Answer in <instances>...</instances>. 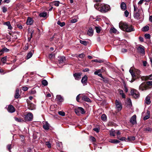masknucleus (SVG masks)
Instances as JSON below:
<instances>
[{
	"label": "nucleus",
	"instance_id": "nucleus-1",
	"mask_svg": "<svg viewBox=\"0 0 152 152\" xmlns=\"http://www.w3.org/2000/svg\"><path fill=\"white\" fill-rule=\"evenodd\" d=\"M100 7L101 8L99 11L102 13L106 12L110 9V7L109 5L104 4H101Z\"/></svg>",
	"mask_w": 152,
	"mask_h": 152
},
{
	"label": "nucleus",
	"instance_id": "nucleus-2",
	"mask_svg": "<svg viewBox=\"0 0 152 152\" xmlns=\"http://www.w3.org/2000/svg\"><path fill=\"white\" fill-rule=\"evenodd\" d=\"M24 120L25 122L30 121H32L33 115L32 113H29L24 115Z\"/></svg>",
	"mask_w": 152,
	"mask_h": 152
},
{
	"label": "nucleus",
	"instance_id": "nucleus-3",
	"mask_svg": "<svg viewBox=\"0 0 152 152\" xmlns=\"http://www.w3.org/2000/svg\"><path fill=\"white\" fill-rule=\"evenodd\" d=\"M149 88V86L145 82L142 83L139 87V89L141 91L146 90Z\"/></svg>",
	"mask_w": 152,
	"mask_h": 152
},
{
	"label": "nucleus",
	"instance_id": "nucleus-4",
	"mask_svg": "<svg viewBox=\"0 0 152 152\" xmlns=\"http://www.w3.org/2000/svg\"><path fill=\"white\" fill-rule=\"evenodd\" d=\"M75 112L76 114L78 115H80V113H81L82 114H84L85 113V111L84 109L81 107H78L75 110Z\"/></svg>",
	"mask_w": 152,
	"mask_h": 152
},
{
	"label": "nucleus",
	"instance_id": "nucleus-5",
	"mask_svg": "<svg viewBox=\"0 0 152 152\" xmlns=\"http://www.w3.org/2000/svg\"><path fill=\"white\" fill-rule=\"evenodd\" d=\"M128 25V24L125 22H120L119 23L120 28L124 31H125Z\"/></svg>",
	"mask_w": 152,
	"mask_h": 152
},
{
	"label": "nucleus",
	"instance_id": "nucleus-6",
	"mask_svg": "<svg viewBox=\"0 0 152 152\" xmlns=\"http://www.w3.org/2000/svg\"><path fill=\"white\" fill-rule=\"evenodd\" d=\"M132 96L135 98H138L140 96V94L139 92L137 90L134 89L131 91Z\"/></svg>",
	"mask_w": 152,
	"mask_h": 152
},
{
	"label": "nucleus",
	"instance_id": "nucleus-7",
	"mask_svg": "<svg viewBox=\"0 0 152 152\" xmlns=\"http://www.w3.org/2000/svg\"><path fill=\"white\" fill-rule=\"evenodd\" d=\"M115 104L116 108L118 111H120L122 108L121 102L117 100H116L115 102Z\"/></svg>",
	"mask_w": 152,
	"mask_h": 152
},
{
	"label": "nucleus",
	"instance_id": "nucleus-8",
	"mask_svg": "<svg viewBox=\"0 0 152 152\" xmlns=\"http://www.w3.org/2000/svg\"><path fill=\"white\" fill-rule=\"evenodd\" d=\"M8 111L10 113L14 112L15 111V107L12 105H9L7 108Z\"/></svg>",
	"mask_w": 152,
	"mask_h": 152
},
{
	"label": "nucleus",
	"instance_id": "nucleus-9",
	"mask_svg": "<svg viewBox=\"0 0 152 152\" xmlns=\"http://www.w3.org/2000/svg\"><path fill=\"white\" fill-rule=\"evenodd\" d=\"M136 118V115H134L130 119V122L133 125L136 124L137 123Z\"/></svg>",
	"mask_w": 152,
	"mask_h": 152
},
{
	"label": "nucleus",
	"instance_id": "nucleus-10",
	"mask_svg": "<svg viewBox=\"0 0 152 152\" xmlns=\"http://www.w3.org/2000/svg\"><path fill=\"white\" fill-rule=\"evenodd\" d=\"M126 29L125 31L127 32H130L134 31V29L133 26L129 24H128Z\"/></svg>",
	"mask_w": 152,
	"mask_h": 152
},
{
	"label": "nucleus",
	"instance_id": "nucleus-11",
	"mask_svg": "<svg viewBox=\"0 0 152 152\" xmlns=\"http://www.w3.org/2000/svg\"><path fill=\"white\" fill-rule=\"evenodd\" d=\"M144 48V47L142 46L138 47L137 48L138 52L142 54H145V51Z\"/></svg>",
	"mask_w": 152,
	"mask_h": 152
},
{
	"label": "nucleus",
	"instance_id": "nucleus-12",
	"mask_svg": "<svg viewBox=\"0 0 152 152\" xmlns=\"http://www.w3.org/2000/svg\"><path fill=\"white\" fill-rule=\"evenodd\" d=\"M129 72L131 74L132 77V78L131 82H132L134 81V77L135 76V73L134 72L132 68V67L130 68V69H129Z\"/></svg>",
	"mask_w": 152,
	"mask_h": 152
},
{
	"label": "nucleus",
	"instance_id": "nucleus-13",
	"mask_svg": "<svg viewBox=\"0 0 152 152\" xmlns=\"http://www.w3.org/2000/svg\"><path fill=\"white\" fill-rule=\"evenodd\" d=\"M87 76L86 75H85L82 78V79L81 80V82L83 84L86 85L87 83Z\"/></svg>",
	"mask_w": 152,
	"mask_h": 152
},
{
	"label": "nucleus",
	"instance_id": "nucleus-14",
	"mask_svg": "<svg viewBox=\"0 0 152 152\" xmlns=\"http://www.w3.org/2000/svg\"><path fill=\"white\" fill-rule=\"evenodd\" d=\"M150 96H147L146 97L145 100V103L147 104H149L151 103V100H150Z\"/></svg>",
	"mask_w": 152,
	"mask_h": 152
},
{
	"label": "nucleus",
	"instance_id": "nucleus-15",
	"mask_svg": "<svg viewBox=\"0 0 152 152\" xmlns=\"http://www.w3.org/2000/svg\"><path fill=\"white\" fill-rule=\"evenodd\" d=\"M20 95L19 94V89L18 88L16 89L14 97L16 99H18L20 98Z\"/></svg>",
	"mask_w": 152,
	"mask_h": 152
},
{
	"label": "nucleus",
	"instance_id": "nucleus-16",
	"mask_svg": "<svg viewBox=\"0 0 152 152\" xmlns=\"http://www.w3.org/2000/svg\"><path fill=\"white\" fill-rule=\"evenodd\" d=\"M28 107L30 110H33L35 109V106L32 103H28Z\"/></svg>",
	"mask_w": 152,
	"mask_h": 152
},
{
	"label": "nucleus",
	"instance_id": "nucleus-17",
	"mask_svg": "<svg viewBox=\"0 0 152 152\" xmlns=\"http://www.w3.org/2000/svg\"><path fill=\"white\" fill-rule=\"evenodd\" d=\"M143 129L145 133H151L152 131V129L149 127L144 128Z\"/></svg>",
	"mask_w": 152,
	"mask_h": 152
},
{
	"label": "nucleus",
	"instance_id": "nucleus-18",
	"mask_svg": "<svg viewBox=\"0 0 152 152\" xmlns=\"http://www.w3.org/2000/svg\"><path fill=\"white\" fill-rule=\"evenodd\" d=\"M43 128L45 130H48L49 129L50 124L47 121L45 122L43 125Z\"/></svg>",
	"mask_w": 152,
	"mask_h": 152
},
{
	"label": "nucleus",
	"instance_id": "nucleus-19",
	"mask_svg": "<svg viewBox=\"0 0 152 152\" xmlns=\"http://www.w3.org/2000/svg\"><path fill=\"white\" fill-rule=\"evenodd\" d=\"M81 75V73H75L73 75L75 79L76 80H79L80 79Z\"/></svg>",
	"mask_w": 152,
	"mask_h": 152
},
{
	"label": "nucleus",
	"instance_id": "nucleus-20",
	"mask_svg": "<svg viewBox=\"0 0 152 152\" xmlns=\"http://www.w3.org/2000/svg\"><path fill=\"white\" fill-rule=\"evenodd\" d=\"M9 50L7 48H6L4 47L1 49L0 50V55H2L4 52H8L9 51Z\"/></svg>",
	"mask_w": 152,
	"mask_h": 152
},
{
	"label": "nucleus",
	"instance_id": "nucleus-21",
	"mask_svg": "<svg viewBox=\"0 0 152 152\" xmlns=\"http://www.w3.org/2000/svg\"><path fill=\"white\" fill-rule=\"evenodd\" d=\"M33 23V19L30 18H28L26 21V24L28 25H32Z\"/></svg>",
	"mask_w": 152,
	"mask_h": 152
},
{
	"label": "nucleus",
	"instance_id": "nucleus-22",
	"mask_svg": "<svg viewBox=\"0 0 152 152\" xmlns=\"http://www.w3.org/2000/svg\"><path fill=\"white\" fill-rule=\"evenodd\" d=\"M134 16L135 18L138 20L140 18V15L137 12H134Z\"/></svg>",
	"mask_w": 152,
	"mask_h": 152
},
{
	"label": "nucleus",
	"instance_id": "nucleus-23",
	"mask_svg": "<svg viewBox=\"0 0 152 152\" xmlns=\"http://www.w3.org/2000/svg\"><path fill=\"white\" fill-rule=\"evenodd\" d=\"M121 7L123 10H125L126 8V5L124 2H122L121 4Z\"/></svg>",
	"mask_w": 152,
	"mask_h": 152
},
{
	"label": "nucleus",
	"instance_id": "nucleus-24",
	"mask_svg": "<svg viewBox=\"0 0 152 152\" xmlns=\"http://www.w3.org/2000/svg\"><path fill=\"white\" fill-rule=\"evenodd\" d=\"M60 2L59 1H55L51 2L50 3V5H54L56 7L59 6Z\"/></svg>",
	"mask_w": 152,
	"mask_h": 152
},
{
	"label": "nucleus",
	"instance_id": "nucleus-25",
	"mask_svg": "<svg viewBox=\"0 0 152 152\" xmlns=\"http://www.w3.org/2000/svg\"><path fill=\"white\" fill-rule=\"evenodd\" d=\"M82 99L88 102H91V99L86 96H84L82 97Z\"/></svg>",
	"mask_w": 152,
	"mask_h": 152
},
{
	"label": "nucleus",
	"instance_id": "nucleus-26",
	"mask_svg": "<svg viewBox=\"0 0 152 152\" xmlns=\"http://www.w3.org/2000/svg\"><path fill=\"white\" fill-rule=\"evenodd\" d=\"M88 34L89 36H91L93 34V31L91 28H89L88 32Z\"/></svg>",
	"mask_w": 152,
	"mask_h": 152
},
{
	"label": "nucleus",
	"instance_id": "nucleus-27",
	"mask_svg": "<svg viewBox=\"0 0 152 152\" xmlns=\"http://www.w3.org/2000/svg\"><path fill=\"white\" fill-rule=\"evenodd\" d=\"M109 142L114 144H117L119 143L120 141L117 140L110 139L109 140Z\"/></svg>",
	"mask_w": 152,
	"mask_h": 152
},
{
	"label": "nucleus",
	"instance_id": "nucleus-28",
	"mask_svg": "<svg viewBox=\"0 0 152 152\" xmlns=\"http://www.w3.org/2000/svg\"><path fill=\"white\" fill-rule=\"evenodd\" d=\"M110 134L111 136H115V130L113 129H111L109 131Z\"/></svg>",
	"mask_w": 152,
	"mask_h": 152
},
{
	"label": "nucleus",
	"instance_id": "nucleus-29",
	"mask_svg": "<svg viewBox=\"0 0 152 152\" xmlns=\"http://www.w3.org/2000/svg\"><path fill=\"white\" fill-rule=\"evenodd\" d=\"M32 52H34V50H31L28 53L27 56V58L28 59L31 57L33 55Z\"/></svg>",
	"mask_w": 152,
	"mask_h": 152
},
{
	"label": "nucleus",
	"instance_id": "nucleus-30",
	"mask_svg": "<svg viewBox=\"0 0 152 152\" xmlns=\"http://www.w3.org/2000/svg\"><path fill=\"white\" fill-rule=\"evenodd\" d=\"M65 58L64 56H62L60 58V59L59 60V62L60 64H62L65 61Z\"/></svg>",
	"mask_w": 152,
	"mask_h": 152
},
{
	"label": "nucleus",
	"instance_id": "nucleus-31",
	"mask_svg": "<svg viewBox=\"0 0 152 152\" xmlns=\"http://www.w3.org/2000/svg\"><path fill=\"white\" fill-rule=\"evenodd\" d=\"M15 120L18 122H24V120L22 119L21 118H18L16 117H15L14 118Z\"/></svg>",
	"mask_w": 152,
	"mask_h": 152
},
{
	"label": "nucleus",
	"instance_id": "nucleus-32",
	"mask_svg": "<svg viewBox=\"0 0 152 152\" xmlns=\"http://www.w3.org/2000/svg\"><path fill=\"white\" fill-rule=\"evenodd\" d=\"M56 99L60 102L63 101V99L60 95H57L56 96Z\"/></svg>",
	"mask_w": 152,
	"mask_h": 152
},
{
	"label": "nucleus",
	"instance_id": "nucleus-33",
	"mask_svg": "<svg viewBox=\"0 0 152 152\" xmlns=\"http://www.w3.org/2000/svg\"><path fill=\"white\" fill-rule=\"evenodd\" d=\"M47 15V12H42L40 13L39 14V16L40 17L45 18L46 17Z\"/></svg>",
	"mask_w": 152,
	"mask_h": 152
},
{
	"label": "nucleus",
	"instance_id": "nucleus-34",
	"mask_svg": "<svg viewBox=\"0 0 152 152\" xmlns=\"http://www.w3.org/2000/svg\"><path fill=\"white\" fill-rule=\"evenodd\" d=\"M101 4H95L94 5V7L97 10L99 11L101 7H100V5Z\"/></svg>",
	"mask_w": 152,
	"mask_h": 152
},
{
	"label": "nucleus",
	"instance_id": "nucleus-35",
	"mask_svg": "<svg viewBox=\"0 0 152 152\" xmlns=\"http://www.w3.org/2000/svg\"><path fill=\"white\" fill-rule=\"evenodd\" d=\"M96 32L97 33H99L100 32L101 30V28L99 26H96L95 27Z\"/></svg>",
	"mask_w": 152,
	"mask_h": 152
},
{
	"label": "nucleus",
	"instance_id": "nucleus-36",
	"mask_svg": "<svg viewBox=\"0 0 152 152\" xmlns=\"http://www.w3.org/2000/svg\"><path fill=\"white\" fill-rule=\"evenodd\" d=\"M57 24L61 27H63L65 25V23L64 22H61L60 21H58L57 22Z\"/></svg>",
	"mask_w": 152,
	"mask_h": 152
},
{
	"label": "nucleus",
	"instance_id": "nucleus-37",
	"mask_svg": "<svg viewBox=\"0 0 152 152\" xmlns=\"http://www.w3.org/2000/svg\"><path fill=\"white\" fill-rule=\"evenodd\" d=\"M149 28V27L148 26H146L144 27L142 29V31H148Z\"/></svg>",
	"mask_w": 152,
	"mask_h": 152
},
{
	"label": "nucleus",
	"instance_id": "nucleus-38",
	"mask_svg": "<svg viewBox=\"0 0 152 152\" xmlns=\"http://www.w3.org/2000/svg\"><path fill=\"white\" fill-rule=\"evenodd\" d=\"M7 56H5L3 57L1 59V61L3 62V64H5L7 61Z\"/></svg>",
	"mask_w": 152,
	"mask_h": 152
},
{
	"label": "nucleus",
	"instance_id": "nucleus-39",
	"mask_svg": "<svg viewBox=\"0 0 152 152\" xmlns=\"http://www.w3.org/2000/svg\"><path fill=\"white\" fill-rule=\"evenodd\" d=\"M42 84L44 86H46L48 85V83L47 81L45 80H43L42 82Z\"/></svg>",
	"mask_w": 152,
	"mask_h": 152
},
{
	"label": "nucleus",
	"instance_id": "nucleus-40",
	"mask_svg": "<svg viewBox=\"0 0 152 152\" xmlns=\"http://www.w3.org/2000/svg\"><path fill=\"white\" fill-rule=\"evenodd\" d=\"M80 43L84 45H86L88 43V42L84 40H80Z\"/></svg>",
	"mask_w": 152,
	"mask_h": 152
},
{
	"label": "nucleus",
	"instance_id": "nucleus-41",
	"mask_svg": "<svg viewBox=\"0 0 152 152\" xmlns=\"http://www.w3.org/2000/svg\"><path fill=\"white\" fill-rule=\"evenodd\" d=\"M120 94L122 96L123 98H125V94L123 93V90H120L119 91Z\"/></svg>",
	"mask_w": 152,
	"mask_h": 152
},
{
	"label": "nucleus",
	"instance_id": "nucleus-42",
	"mask_svg": "<svg viewBox=\"0 0 152 152\" xmlns=\"http://www.w3.org/2000/svg\"><path fill=\"white\" fill-rule=\"evenodd\" d=\"M103 71H102V69H98L96 71L94 72V74L95 75H98V74L102 72Z\"/></svg>",
	"mask_w": 152,
	"mask_h": 152
},
{
	"label": "nucleus",
	"instance_id": "nucleus-43",
	"mask_svg": "<svg viewBox=\"0 0 152 152\" xmlns=\"http://www.w3.org/2000/svg\"><path fill=\"white\" fill-rule=\"evenodd\" d=\"M110 31L111 32L115 33L117 32V30L114 28H112L110 29Z\"/></svg>",
	"mask_w": 152,
	"mask_h": 152
},
{
	"label": "nucleus",
	"instance_id": "nucleus-44",
	"mask_svg": "<svg viewBox=\"0 0 152 152\" xmlns=\"http://www.w3.org/2000/svg\"><path fill=\"white\" fill-rule=\"evenodd\" d=\"M77 19L76 18H74L72 19L70 21L71 23H74L77 22Z\"/></svg>",
	"mask_w": 152,
	"mask_h": 152
},
{
	"label": "nucleus",
	"instance_id": "nucleus-45",
	"mask_svg": "<svg viewBox=\"0 0 152 152\" xmlns=\"http://www.w3.org/2000/svg\"><path fill=\"white\" fill-rule=\"evenodd\" d=\"M103 121H105L106 120L107 117L105 114H103L101 117Z\"/></svg>",
	"mask_w": 152,
	"mask_h": 152
},
{
	"label": "nucleus",
	"instance_id": "nucleus-46",
	"mask_svg": "<svg viewBox=\"0 0 152 152\" xmlns=\"http://www.w3.org/2000/svg\"><path fill=\"white\" fill-rule=\"evenodd\" d=\"M46 145L47 146L48 148H50L51 147V145L49 142H46L45 143Z\"/></svg>",
	"mask_w": 152,
	"mask_h": 152
},
{
	"label": "nucleus",
	"instance_id": "nucleus-47",
	"mask_svg": "<svg viewBox=\"0 0 152 152\" xmlns=\"http://www.w3.org/2000/svg\"><path fill=\"white\" fill-rule=\"evenodd\" d=\"M58 114L62 116H64L65 115V113L64 112L60 111L58 112Z\"/></svg>",
	"mask_w": 152,
	"mask_h": 152
},
{
	"label": "nucleus",
	"instance_id": "nucleus-48",
	"mask_svg": "<svg viewBox=\"0 0 152 152\" xmlns=\"http://www.w3.org/2000/svg\"><path fill=\"white\" fill-rule=\"evenodd\" d=\"M117 138L120 140L122 141L125 140L126 139V138L125 137H122L121 138H120L118 136H117Z\"/></svg>",
	"mask_w": 152,
	"mask_h": 152
},
{
	"label": "nucleus",
	"instance_id": "nucleus-49",
	"mask_svg": "<svg viewBox=\"0 0 152 152\" xmlns=\"http://www.w3.org/2000/svg\"><path fill=\"white\" fill-rule=\"evenodd\" d=\"M128 139L129 140H135V138L134 137H128Z\"/></svg>",
	"mask_w": 152,
	"mask_h": 152
},
{
	"label": "nucleus",
	"instance_id": "nucleus-50",
	"mask_svg": "<svg viewBox=\"0 0 152 152\" xmlns=\"http://www.w3.org/2000/svg\"><path fill=\"white\" fill-rule=\"evenodd\" d=\"M29 48V46L28 44L25 45V46L24 47L23 49L24 50H27Z\"/></svg>",
	"mask_w": 152,
	"mask_h": 152
},
{
	"label": "nucleus",
	"instance_id": "nucleus-51",
	"mask_svg": "<svg viewBox=\"0 0 152 152\" xmlns=\"http://www.w3.org/2000/svg\"><path fill=\"white\" fill-rule=\"evenodd\" d=\"M146 83L148 86H152V81H148Z\"/></svg>",
	"mask_w": 152,
	"mask_h": 152
},
{
	"label": "nucleus",
	"instance_id": "nucleus-52",
	"mask_svg": "<svg viewBox=\"0 0 152 152\" xmlns=\"http://www.w3.org/2000/svg\"><path fill=\"white\" fill-rule=\"evenodd\" d=\"M124 13L125 16L126 17H127L129 15V12L127 10H126L125 11Z\"/></svg>",
	"mask_w": 152,
	"mask_h": 152
},
{
	"label": "nucleus",
	"instance_id": "nucleus-53",
	"mask_svg": "<svg viewBox=\"0 0 152 152\" xmlns=\"http://www.w3.org/2000/svg\"><path fill=\"white\" fill-rule=\"evenodd\" d=\"M7 148L9 151H10L12 148V145L11 144L8 145L7 146Z\"/></svg>",
	"mask_w": 152,
	"mask_h": 152
},
{
	"label": "nucleus",
	"instance_id": "nucleus-54",
	"mask_svg": "<svg viewBox=\"0 0 152 152\" xmlns=\"http://www.w3.org/2000/svg\"><path fill=\"white\" fill-rule=\"evenodd\" d=\"M145 37L146 39H149L150 38V35L149 34H146L145 35Z\"/></svg>",
	"mask_w": 152,
	"mask_h": 152
},
{
	"label": "nucleus",
	"instance_id": "nucleus-55",
	"mask_svg": "<svg viewBox=\"0 0 152 152\" xmlns=\"http://www.w3.org/2000/svg\"><path fill=\"white\" fill-rule=\"evenodd\" d=\"M94 61L98 63H101L103 61L101 60H98L97 59H95L93 60Z\"/></svg>",
	"mask_w": 152,
	"mask_h": 152
},
{
	"label": "nucleus",
	"instance_id": "nucleus-56",
	"mask_svg": "<svg viewBox=\"0 0 152 152\" xmlns=\"http://www.w3.org/2000/svg\"><path fill=\"white\" fill-rule=\"evenodd\" d=\"M84 55L83 53H82L79 54L78 56V57L80 58H83L84 57Z\"/></svg>",
	"mask_w": 152,
	"mask_h": 152
},
{
	"label": "nucleus",
	"instance_id": "nucleus-57",
	"mask_svg": "<svg viewBox=\"0 0 152 152\" xmlns=\"http://www.w3.org/2000/svg\"><path fill=\"white\" fill-rule=\"evenodd\" d=\"M10 23L9 21H7V22H4V25H6L7 26H9V25H10Z\"/></svg>",
	"mask_w": 152,
	"mask_h": 152
},
{
	"label": "nucleus",
	"instance_id": "nucleus-58",
	"mask_svg": "<svg viewBox=\"0 0 152 152\" xmlns=\"http://www.w3.org/2000/svg\"><path fill=\"white\" fill-rule=\"evenodd\" d=\"M17 27L20 29H22L23 28L22 26L20 24H18L17 25Z\"/></svg>",
	"mask_w": 152,
	"mask_h": 152
},
{
	"label": "nucleus",
	"instance_id": "nucleus-59",
	"mask_svg": "<svg viewBox=\"0 0 152 152\" xmlns=\"http://www.w3.org/2000/svg\"><path fill=\"white\" fill-rule=\"evenodd\" d=\"M36 93V91L35 90H34V89L31 90L30 91V93L32 94H35Z\"/></svg>",
	"mask_w": 152,
	"mask_h": 152
},
{
	"label": "nucleus",
	"instance_id": "nucleus-60",
	"mask_svg": "<svg viewBox=\"0 0 152 152\" xmlns=\"http://www.w3.org/2000/svg\"><path fill=\"white\" fill-rule=\"evenodd\" d=\"M3 12L4 13L5 12L7 11V9L5 7H3L2 8Z\"/></svg>",
	"mask_w": 152,
	"mask_h": 152
},
{
	"label": "nucleus",
	"instance_id": "nucleus-61",
	"mask_svg": "<svg viewBox=\"0 0 152 152\" xmlns=\"http://www.w3.org/2000/svg\"><path fill=\"white\" fill-rule=\"evenodd\" d=\"M115 134H116L117 135H119L121 134V133L120 131L118 130H115Z\"/></svg>",
	"mask_w": 152,
	"mask_h": 152
},
{
	"label": "nucleus",
	"instance_id": "nucleus-62",
	"mask_svg": "<svg viewBox=\"0 0 152 152\" xmlns=\"http://www.w3.org/2000/svg\"><path fill=\"white\" fill-rule=\"evenodd\" d=\"M133 6L134 8V12H137V10H138L137 7L134 5Z\"/></svg>",
	"mask_w": 152,
	"mask_h": 152
},
{
	"label": "nucleus",
	"instance_id": "nucleus-63",
	"mask_svg": "<svg viewBox=\"0 0 152 152\" xmlns=\"http://www.w3.org/2000/svg\"><path fill=\"white\" fill-rule=\"evenodd\" d=\"M127 51V50L125 49H122L121 50V52L122 53H124L126 52Z\"/></svg>",
	"mask_w": 152,
	"mask_h": 152
},
{
	"label": "nucleus",
	"instance_id": "nucleus-64",
	"mask_svg": "<svg viewBox=\"0 0 152 152\" xmlns=\"http://www.w3.org/2000/svg\"><path fill=\"white\" fill-rule=\"evenodd\" d=\"M150 118V116L148 115H146L144 117V121L148 119V118Z\"/></svg>",
	"mask_w": 152,
	"mask_h": 152
}]
</instances>
